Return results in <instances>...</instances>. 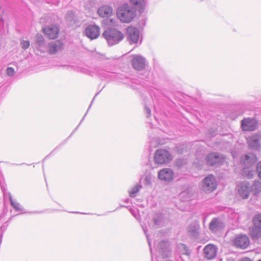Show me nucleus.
Returning <instances> with one entry per match:
<instances>
[{"label":"nucleus","mask_w":261,"mask_h":261,"mask_svg":"<svg viewBox=\"0 0 261 261\" xmlns=\"http://www.w3.org/2000/svg\"><path fill=\"white\" fill-rule=\"evenodd\" d=\"M129 198H126V199H125V200H124V202H125V203H128V202H129Z\"/></svg>","instance_id":"58836bf2"},{"label":"nucleus","mask_w":261,"mask_h":261,"mask_svg":"<svg viewBox=\"0 0 261 261\" xmlns=\"http://www.w3.org/2000/svg\"><path fill=\"white\" fill-rule=\"evenodd\" d=\"M152 176L151 174H146L145 175L144 179V184L145 186H151L152 183Z\"/></svg>","instance_id":"c756f323"},{"label":"nucleus","mask_w":261,"mask_h":261,"mask_svg":"<svg viewBox=\"0 0 261 261\" xmlns=\"http://www.w3.org/2000/svg\"><path fill=\"white\" fill-rule=\"evenodd\" d=\"M251 191H254V194L258 193L261 190L260 182L258 181H255L253 184H251Z\"/></svg>","instance_id":"c85d7f7f"},{"label":"nucleus","mask_w":261,"mask_h":261,"mask_svg":"<svg viewBox=\"0 0 261 261\" xmlns=\"http://www.w3.org/2000/svg\"><path fill=\"white\" fill-rule=\"evenodd\" d=\"M217 188V181L215 176L209 175L202 180V189L205 192H211Z\"/></svg>","instance_id":"423d86ee"},{"label":"nucleus","mask_w":261,"mask_h":261,"mask_svg":"<svg viewBox=\"0 0 261 261\" xmlns=\"http://www.w3.org/2000/svg\"><path fill=\"white\" fill-rule=\"evenodd\" d=\"M152 221L155 227L162 226L164 224V217L162 214L160 213L155 214L153 216Z\"/></svg>","instance_id":"5701e85b"},{"label":"nucleus","mask_w":261,"mask_h":261,"mask_svg":"<svg viewBox=\"0 0 261 261\" xmlns=\"http://www.w3.org/2000/svg\"><path fill=\"white\" fill-rule=\"evenodd\" d=\"M74 213H79V212H73Z\"/></svg>","instance_id":"3c124183"},{"label":"nucleus","mask_w":261,"mask_h":261,"mask_svg":"<svg viewBox=\"0 0 261 261\" xmlns=\"http://www.w3.org/2000/svg\"><path fill=\"white\" fill-rule=\"evenodd\" d=\"M199 224L197 223H195L191 225L188 228V231L193 236H196L198 233Z\"/></svg>","instance_id":"bb28decb"},{"label":"nucleus","mask_w":261,"mask_h":261,"mask_svg":"<svg viewBox=\"0 0 261 261\" xmlns=\"http://www.w3.org/2000/svg\"><path fill=\"white\" fill-rule=\"evenodd\" d=\"M171 153L164 149H157L154 155V160L157 164H167L172 160Z\"/></svg>","instance_id":"20e7f679"},{"label":"nucleus","mask_w":261,"mask_h":261,"mask_svg":"<svg viewBox=\"0 0 261 261\" xmlns=\"http://www.w3.org/2000/svg\"><path fill=\"white\" fill-rule=\"evenodd\" d=\"M205 160L208 165L218 166L223 163L224 158L222 155L219 153L212 152L207 155Z\"/></svg>","instance_id":"ddd939ff"},{"label":"nucleus","mask_w":261,"mask_h":261,"mask_svg":"<svg viewBox=\"0 0 261 261\" xmlns=\"http://www.w3.org/2000/svg\"><path fill=\"white\" fill-rule=\"evenodd\" d=\"M237 187L239 194L241 197L243 199L248 198L252 191L251 184L247 181L241 182L238 185Z\"/></svg>","instance_id":"9b49d317"},{"label":"nucleus","mask_w":261,"mask_h":261,"mask_svg":"<svg viewBox=\"0 0 261 261\" xmlns=\"http://www.w3.org/2000/svg\"><path fill=\"white\" fill-rule=\"evenodd\" d=\"M94 73L109 80H115L119 82L123 83L124 84H127L134 89L137 88L132 84H140V82L137 79H130L127 76L119 77V75L112 72L111 69L107 67L105 68L97 67L94 69Z\"/></svg>","instance_id":"f257e3e1"},{"label":"nucleus","mask_w":261,"mask_h":261,"mask_svg":"<svg viewBox=\"0 0 261 261\" xmlns=\"http://www.w3.org/2000/svg\"><path fill=\"white\" fill-rule=\"evenodd\" d=\"M232 155L233 156V158H236L237 157L236 155L233 152H232Z\"/></svg>","instance_id":"79ce46f5"},{"label":"nucleus","mask_w":261,"mask_h":261,"mask_svg":"<svg viewBox=\"0 0 261 261\" xmlns=\"http://www.w3.org/2000/svg\"><path fill=\"white\" fill-rule=\"evenodd\" d=\"M129 1L133 5L140 8H143L146 3V0H129Z\"/></svg>","instance_id":"cd10ccee"},{"label":"nucleus","mask_w":261,"mask_h":261,"mask_svg":"<svg viewBox=\"0 0 261 261\" xmlns=\"http://www.w3.org/2000/svg\"><path fill=\"white\" fill-rule=\"evenodd\" d=\"M241 261H251V260L248 258H243Z\"/></svg>","instance_id":"4c0bfd02"},{"label":"nucleus","mask_w":261,"mask_h":261,"mask_svg":"<svg viewBox=\"0 0 261 261\" xmlns=\"http://www.w3.org/2000/svg\"><path fill=\"white\" fill-rule=\"evenodd\" d=\"M130 212L134 215V216L136 218V215L135 214V213H134V210H130Z\"/></svg>","instance_id":"ea45409f"},{"label":"nucleus","mask_w":261,"mask_h":261,"mask_svg":"<svg viewBox=\"0 0 261 261\" xmlns=\"http://www.w3.org/2000/svg\"><path fill=\"white\" fill-rule=\"evenodd\" d=\"M217 248L212 244L207 245L203 249L204 257L208 260L214 259L217 254Z\"/></svg>","instance_id":"dca6fc26"},{"label":"nucleus","mask_w":261,"mask_h":261,"mask_svg":"<svg viewBox=\"0 0 261 261\" xmlns=\"http://www.w3.org/2000/svg\"><path fill=\"white\" fill-rule=\"evenodd\" d=\"M177 151H178V152H179L180 153H181V152H182V151H179V150L178 149V150H177Z\"/></svg>","instance_id":"49530a36"},{"label":"nucleus","mask_w":261,"mask_h":261,"mask_svg":"<svg viewBox=\"0 0 261 261\" xmlns=\"http://www.w3.org/2000/svg\"><path fill=\"white\" fill-rule=\"evenodd\" d=\"M132 64L133 68L137 70H141L145 67L146 59L140 55L132 56Z\"/></svg>","instance_id":"f8f14e48"},{"label":"nucleus","mask_w":261,"mask_h":261,"mask_svg":"<svg viewBox=\"0 0 261 261\" xmlns=\"http://www.w3.org/2000/svg\"><path fill=\"white\" fill-rule=\"evenodd\" d=\"M44 34L49 39H54L58 37L59 28L56 25H50L43 29Z\"/></svg>","instance_id":"2eb2a0df"},{"label":"nucleus","mask_w":261,"mask_h":261,"mask_svg":"<svg viewBox=\"0 0 261 261\" xmlns=\"http://www.w3.org/2000/svg\"><path fill=\"white\" fill-rule=\"evenodd\" d=\"M177 251L181 254L188 255L190 254V252L187 246L184 244H179L177 246Z\"/></svg>","instance_id":"a878e982"},{"label":"nucleus","mask_w":261,"mask_h":261,"mask_svg":"<svg viewBox=\"0 0 261 261\" xmlns=\"http://www.w3.org/2000/svg\"><path fill=\"white\" fill-rule=\"evenodd\" d=\"M77 127H78V126H77V127L75 128V129L74 130V131L72 132V134H73V133H74V132L76 129H77Z\"/></svg>","instance_id":"c03bdc74"},{"label":"nucleus","mask_w":261,"mask_h":261,"mask_svg":"<svg viewBox=\"0 0 261 261\" xmlns=\"http://www.w3.org/2000/svg\"><path fill=\"white\" fill-rule=\"evenodd\" d=\"M250 243L248 237L246 235H240L237 236L234 241V244L237 247L246 248Z\"/></svg>","instance_id":"a211bd4d"},{"label":"nucleus","mask_w":261,"mask_h":261,"mask_svg":"<svg viewBox=\"0 0 261 261\" xmlns=\"http://www.w3.org/2000/svg\"><path fill=\"white\" fill-rule=\"evenodd\" d=\"M64 44L59 40L53 41L48 43V51L50 54H55L63 48Z\"/></svg>","instance_id":"412c9836"},{"label":"nucleus","mask_w":261,"mask_h":261,"mask_svg":"<svg viewBox=\"0 0 261 261\" xmlns=\"http://www.w3.org/2000/svg\"><path fill=\"white\" fill-rule=\"evenodd\" d=\"M20 45L23 49H26L30 46V44L28 40H21L20 42Z\"/></svg>","instance_id":"473e14b6"},{"label":"nucleus","mask_w":261,"mask_h":261,"mask_svg":"<svg viewBox=\"0 0 261 261\" xmlns=\"http://www.w3.org/2000/svg\"><path fill=\"white\" fill-rule=\"evenodd\" d=\"M110 21H111V24H112V25H115V23H114V22H113V19H110Z\"/></svg>","instance_id":"a19ab883"},{"label":"nucleus","mask_w":261,"mask_h":261,"mask_svg":"<svg viewBox=\"0 0 261 261\" xmlns=\"http://www.w3.org/2000/svg\"><path fill=\"white\" fill-rule=\"evenodd\" d=\"M91 104L89 106L88 109H90V108L91 107Z\"/></svg>","instance_id":"09e8293b"},{"label":"nucleus","mask_w":261,"mask_h":261,"mask_svg":"<svg viewBox=\"0 0 261 261\" xmlns=\"http://www.w3.org/2000/svg\"><path fill=\"white\" fill-rule=\"evenodd\" d=\"M142 188V186L139 184H136L132 187L129 191V196L131 197H135L136 196L137 193Z\"/></svg>","instance_id":"393cba45"},{"label":"nucleus","mask_w":261,"mask_h":261,"mask_svg":"<svg viewBox=\"0 0 261 261\" xmlns=\"http://www.w3.org/2000/svg\"><path fill=\"white\" fill-rule=\"evenodd\" d=\"M84 34L91 40L96 39L100 35V28L97 25H89L85 29Z\"/></svg>","instance_id":"4468645a"},{"label":"nucleus","mask_w":261,"mask_h":261,"mask_svg":"<svg viewBox=\"0 0 261 261\" xmlns=\"http://www.w3.org/2000/svg\"><path fill=\"white\" fill-rule=\"evenodd\" d=\"M187 194V192H181L180 193V197L181 198H182L183 197H184Z\"/></svg>","instance_id":"e433bc0d"},{"label":"nucleus","mask_w":261,"mask_h":261,"mask_svg":"<svg viewBox=\"0 0 261 261\" xmlns=\"http://www.w3.org/2000/svg\"><path fill=\"white\" fill-rule=\"evenodd\" d=\"M7 196V194L4 193V197L6 198Z\"/></svg>","instance_id":"a18cd8bd"},{"label":"nucleus","mask_w":261,"mask_h":261,"mask_svg":"<svg viewBox=\"0 0 261 261\" xmlns=\"http://www.w3.org/2000/svg\"><path fill=\"white\" fill-rule=\"evenodd\" d=\"M260 136L255 134L249 137L247 139V143L249 148L252 150H258L260 147Z\"/></svg>","instance_id":"6ab92c4d"},{"label":"nucleus","mask_w":261,"mask_h":261,"mask_svg":"<svg viewBox=\"0 0 261 261\" xmlns=\"http://www.w3.org/2000/svg\"><path fill=\"white\" fill-rule=\"evenodd\" d=\"M126 36L130 44L137 43L139 41V30L134 27H129L126 29Z\"/></svg>","instance_id":"6e6552de"},{"label":"nucleus","mask_w":261,"mask_h":261,"mask_svg":"<svg viewBox=\"0 0 261 261\" xmlns=\"http://www.w3.org/2000/svg\"><path fill=\"white\" fill-rule=\"evenodd\" d=\"M8 195L10 204L13 207V208L17 212H22L23 211V208L21 205L16 200H14L12 198V197L10 193L8 194Z\"/></svg>","instance_id":"b1692460"},{"label":"nucleus","mask_w":261,"mask_h":261,"mask_svg":"<svg viewBox=\"0 0 261 261\" xmlns=\"http://www.w3.org/2000/svg\"><path fill=\"white\" fill-rule=\"evenodd\" d=\"M158 257L162 256L163 258L168 257L171 254L170 243L168 241H162L160 242H155Z\"/></svg>","instance_id":"39448f33"},{"label":"nucleus","mask_w":261,"mask_h":261,"mask_svg":"<svg viewBox=\"0 0 261 261\" xmlns=\"http://www.w3.org/2000/svg\"><path fill=\"white\" fill-rule=\"evenodd\" d=\"M158 177L160 180L170 182L174 178V173L170 168H164L159 171Z\"/></svg>","instance_id":"9d476101"},{"label":"nucleus","mask_w":261,"mask_h":261,"mask_svg":"<svg viewBox=\"0 0 261 261\" xmlns=\"http://www.w3.org/2000/svg\"><path fill=\"white\" fill-rule=\"evenodd\" d=\"M256 169L257 172L258 173V176L261 178V161L257 164Z\"/></svg>","instance_id":"72a5a7b5"},{"label":"nucleus","mask_w":261,"mask_h":261,"mask_svg":"<svg viewBox=\"0 0 261 261\" xmlns=\"http://www.w3.org/2000/svg\"><path fill=\"white\" fill-rule=\"evenodd\" d=\"M120 207H124V206H123V205H120Z\"/></svg>","instance_id":"8fccbe9b"},{"label":"nucleus","mask_w":261,"mask_h":261,"mask_svg":"<svg viewBox=\"0 0 261 261\" xmlns=\"http://www.w3.org/2000/svg\"><path fill=\"white\" fill-rule=\"evenodd\" d=\"M253 222L254 225L250 229V234L254 239L261 236V214L256 215Z\"/></svg>","instance_id":"0eeeda50"},{"label":"nucleus","mask_w":261,"mask_h":261,"mask_svg":"<svg viewBox=\"0 0 261 261\" xmlns=\"http://www.w3.org/2000/svg\"><path fill=\"white\" fill-rule=\"evenodd\" d=\"M36 48L41 53L48 51V43L47 44L42 35H38L36 37L35 42Z\"/></svg>","instance_id":"f3484780"},{"label":"nucleus","mask_w":261,"mask_h":261,"mask_svg":"<svg viewBox=\"0 0 261 261\" xmlns=\"http://www.w3.org/2000/svg\"><path fill=\"white\" fill-rule=\"evenodd\" d=\"M144 111L147 117H149L151 115V110L147 106L145 107Z\"/></svg>","instance_id":"f704fd0d"},{"label":"nucleus","mask_w":261,"mask_h":261,"mask_svg":"<svg viewBox=\"0 0 261 261\" xmlns=\"http://www.w3.org/2000/svg\"><path fill=\"white\" fill-rule=\"evenodd\" d=\"M102 36L106 40L109 46H113L119 43L124 37L121 31L114 28L108 29L102 33Z\"/></svg>","instance_id":"f03ea898"},{"label":"nucleus","mask_w":261,"mask_h":261,"mask_svg":"<svg viewBox=\"0 0 261 261\" xmlns=\"http://www.w3.org/2000/svg\"><path fill=\"white\" fill-rule=\"evenodd\" d=\"M198 166H200L201 165L199 163V164H197Z\"/></svg>","instance_id":"de8ad7c7"},{"label":"nucleus","mask_w":261,"mask_h":261,"mask_svg":"<svg viewBox=\"0 0 261 261\" xmlns=\"http://www.w3.org/2000/svg\"><path fill=\"white\" fill-rule=\"evenodd\" d=\"M117 15L121 21L128 23L135 17V11L132 7L127 4H125L119 7Z\"/></svg>","instance_id":"7ed1b4c3"},{"label":"nucleus","mask_w":261,"mask_h":261,"mask_svg":"<svg viewBox=\"0 0 261 261\" xmlns=\"http://www.w3.org/2000/svg\"><path fill=\"white\" fill-rule=\"evenodd\" d=\"M253 156V154H245L244 156L245 160L249 161L250 160V159L251 157H252Z\"/></svg>","instance_id":"c9c22d12"},{"label":"nucleus","mask_w":261,"mask_h":261,"mask_svg":"<svg viewBox=\"0 0 261 261\" xmlns=\"http://www.w3.org/2000/svg\"><path fill=\"white\" fill-rule=\"evenodd\" d=\"M113 8L108 5H104L99 8L97 10V14L101 17L108 18L113 14Z\"/></svg>","instance_id":"4be33fe9"},{"label":"nucleus","mask_w":261,"mask_h":261,"mask_svg":"<svg viewBox=\"0 0 261 261\" xmlns=\"http://www.w3.org/2000/svg\"><path fill=\"white\" fill-rule=\"evenodd\" d=\"M142 228L143 229V231L146 236V238H147V242H148V245L149 246V249H150V252H151V256H152V261H153V253H152V248H151V241L149 238V237H148V235L147 234V228L146 227H144V226L142 227Z\"/></svg>","instance_id":"7c9ffc66"},{"label":"nucleus","mask_w":261,"mask_h":261,"mask_svg":"<svg viewBox=\"0 0 261 261\" xmlns=\"http://www.w3.org/2000/svg\"><path fill=\"white\" fill-rule=\"evenodd\" d=\"M6 73L8 76H12L15 74V70L12 67H8L6 70Z\"/></svg>","instance_id":"2f4dec72"},{"label":"nucleus","mask_w":261,"mask_h":261,"mask_svg":"<svg viewBox=\"0 0 261 261\" xmlns=\"http://www.w3.org/2000/svg\"><path fill=\"white\" fill-rule=\"evenodd\" d=\"M258 122L253 118H244L241 121V127L244 131L252 132L256 129Z\"/></svg>","instance_id":"1a4fd4ad"},{"label":"nucleus","mask_w":261,"mask_h":261,"mask_svg":"<svg viewBox=\"0 0 261 261\" xmlns=\"http://www.w3.org/2000/svg\"><path fill=\"white\" fill-rule=\"evenodd\" d=\"M258 261H261V259H259V260H258Z\"/></svg>","instance_id":"603ef678"},{"label":"nucleus","mask_w":261,"mask_h":261,"mask_svg":"<svg viewBox=\"0 0 261 261\" xmlns=\"http://www.w3.org/2000/svg\"><path fill=\"white\" fill-rule=\"evenodd\" d=\"M225 224L220 219L215 218L209 224V228L212 232H217L223 228Z\"/></svg>","instance_id":"aec40b11"},{"label":"nucleus","mask_w":261,"mask_h":261,"mask_svg":"<svg viewBox=\"0 0 261 261\" xmlns=\"http://www.w3.org/2000/svg\"><path fill=\"white\" fill-rule=\"evenodd\" d=\"M86 114H85V115H84V117H83V119L81 120V122H80V123H82V122L83 121V120H84V119L85 117L86 116Z\"/></svg>","instance_id":"37998d69"}]
</instances>
